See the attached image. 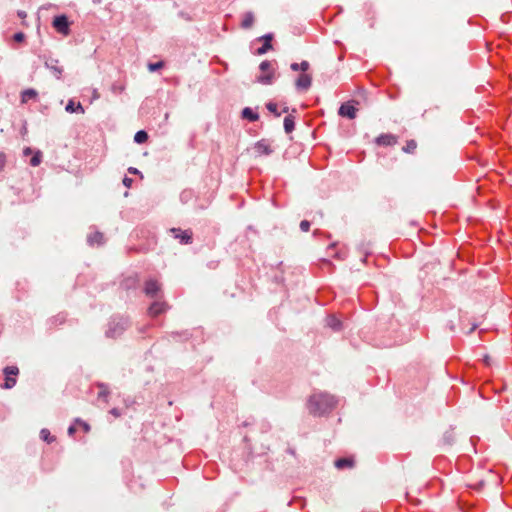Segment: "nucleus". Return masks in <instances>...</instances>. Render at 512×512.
Listing matches in <instances>:
<instances>
[{
	"label": "nucleus",
	"mask_w": 512,
	"mask_h": 512,
	"mask_svg": "<svg viewBox=\"0 0 512 512\" xmlns=\"http://www.w3.org/2000/svg\"><path fill=\"white\" fill-rule=\"evenodd\" d=\"M336 405L337 400L335 397L325 392H315L307 401V408L310 414L314 416L330 413L335 409Z\"/></svg>",
	"instance_id": "f257e3e1"
},
{
	"label": "nucleus",
	"mask_w": 512,
	"mask_h": 512,
	"mask_svg": "<svg viewBox=\"0 0 512 512\" xmlns=\"http://www.w3.org/2000/svg\"><path fill=\"white\" fill-rule=\"evenodd\" d=\"M261 75L258 81L262 84H271L274 78V69L272 63L268 60L263 61L260 66Z\"/></svg>",
	"instance_id": "f03ea898"
},
{
	"label": "nucleus",
	"mask_w": 512,
	"mask_h": 512,
	"mask_svg": "<svg viewBox=\"0 0 512 512\" xmlns=\"http://www.w3.org/2000/svg\"><path fill=\"white\" fill-rule=\"evenodd\" d=\"M3 372L5 375V382L2 385V388L11 389L17 382L16 377L19 374V369L16 366H7L4 368Z\"/></svg>",
	"instance_id": "7ed1b4c3"
},
{
	"label": "nucleus",
	"mask_w": 512,
	"mask_h": 512,
	"mask_svg": "<svg viewBox=\"0 0 512 512\" xmlns=\"http://www.w3.org/2000/svg\"><path fill=\"white\" fill-rule=\"evenodd\" d=\"M126 326L127 321L124 319H120L119 321L113 320L109 323L106 336L110 338H116L123 333V331L126 329Z\"/></svg>",
	"instance_id": "20e7f679"
},
{
	"label": "nucleus",
	"mask_w": 512,
	"mask_h": 512,
	"mask_svg": "<svg viewBox=\"0 0 512 512\" xmlns=\"http://www.w3.org/2000/svg\"><path fill=\"white\" fill-rule=\"evenodd\" d=\"M53 27L60 34L67 36L70 33L69 22L65 15H60L54 18Z\"/></svg>",
	"instance_id": "39448f33"
},
{
	"label": "nucleus",
	"mask_w": 512,
	"mask_h": 512,
	"mask_svg": "<svg viewBox=\"0 0 512 512\" xmlns=\"http://www.w3.org/2000/svg\"><path fill=\"white\" fill-rule=\"evenodd\" d=\"M45 66L51 71V73L57 78L61 79L64 69L63 66L60 65V62L58 59L54 58H48L45 61Z\"/></svg>",
	"instance_id": "423d86ee"
},
{
	"label": "nucleus",
	"mask_w": 512,
	"mask_h": 512,
	"mask_svg": "<svg viewBox=\"0 0 512 512\" xmlns=\"http://www.w3.org/2000/svg\"><path fill=\"white\" fill-rule=\"evenodd\" d=\"M358 109L355 107L354 103L349 101L343 103L339 108V115L342 117H346L348 119L356 118Z\"/></svg>",
	"instance_id": "0eeeda50"
},
{
	"label": "nucleus",
	"mask_w": 512,
	"mask_h": 512,
	"mask_svg": "<svg viewBox=\"0 0 512 512\" xmlns=\"http://www.w3.org/2000/svg\"><path fill=\"white\" fill-rule=\"evenodd\" d=\"M312 84V76L308 73H301L295 80V86L298 91H307Z\"/></svg>",
	"instance_id": "6e6552de"
},
{
	"label": "nucleus",
	"mask_w": 512,
	"mask_h": 512,
	"mask_svg": "<svg viewBox=\"0 0 512 512\" xmlns=\"http://www.w3.org/2000/svg\"><path fill=\"white\" fill-rule=\"evenodd\" d=\"M170 232L173 234L174 238L179 241L181 244L191 243L192 240V231L191 230H181L178 228H172Z\"/></svg>",
	"instance_id": "1a4fd4ad"
},
{
	"label": "nucleus",
	"mask_w": 512,
	"mask_h": 512,
	"mask_svg": "<svg viewBox=\"0 0 512 512\" xmlns=\"http://www.w3.org/2000/svg\"><path fill=\"white\" fill-rule=\"evenodd\" d=\"M161 291V285L157 280L150 279L145 282L144 292L147 296L154 298Z\"/></svg>",
	"instance_id": "9d476101"
},
{
	"label": "nucleus",
	"mask_w": 512,
	"mask_h": 512,
	"mask_svg": "<svg viewBox=\"0 0 512 512\" xmlns=\"http://www.w3.org/2000/svg\"><path fill=\"white\" fill-rule=\"evenodd\" d=\"M375 142L379 146H394L398 142L397 136L393 134H381L376 139Z\"/></svg>",
	"instance_id": "9b49d317"
},
{
	"label": "nucleus",
	"mask_w": 512,
	"mask_h": 512,
	"mask_svg": "<svg viewBox=\"0 0 512 512\" xmlns=\"http://www.w3.org/2000/svg\"><path fill=\"white\" fill-rule=\"evenodd\" d=\"M168 308V305L166 302H163V301H155L153 302L149 309H148V312H149V315L152 316V317H156L162 313H164Z\"/></svg>",
	"instance_id": "f8f14e48"
},
{
	"label": "nucleus",
	"mask_w": 512,
	"mask_h": 512,
	"mask_svg": "<svg viewBox=\"0 0 512 512\" xmlns=\"http://www.w3.org/2000/svg\"><path fill=\"white\" fill-rule=\"evenodd\" d=\"M273 39L272 34H266L259 38L260 41H263V45L257 49V54L262 55L267 53L270 49H272L271 41Z\"/></svg>",
	"instance_id": "ddd939ff"
},
{
	"label": "nucleus",
	"mask_w": 512,
	"mask_h": 512,
	"mask_svg": "<svg viewBox=\"0 0 512 512\" xmlns=\"http://www.w3.org/2000/svg\"><path fill=\"white\" fill-rule=\"evenodd\" d=\"M254 150L256 154L260 156L269 155L272 153L270 145L265 140L258 141L254 146Z\"/></svg>",
	"instance_id": "4468645a"
},
{
	"label": "nucleus",
	"mask_w": 512,
	"mask_h": 512,
	"mask_svg": "<svg viewBox=\"0 0 512 512\" xmlns=\"http://www.w3.org/2000/svg\"><path fill=\"white\" fill-rule=\"evenodd\" d=\"M255 21L254 14L252 12H245L242 15L241 27L243 29H249L253 26Z\"/></svg>",
	"instance_id": "2eb2a0df"
},
{
	"label": "nucleus",
	"mask_w": 512,
	"mask_h": 512,
	"mask_svg": "<svg viewBox=\"0 0 512 512\" xmlns=\"http://www.w3.org/2000/svg\"><path fill=\"white\" fill-rule=\"evenodd\" d=\"M88 243L90 245H101L104 243V235L101 232L95 231L88 236Z\"/></svg>",
	"instance_id": "dca6fc26"
},
{
	"label": "nucleus",
	"mask_w": 512,
	"mask_h": 512,
	"mask_svg": "<svg viewBox=\"0 0 512 512\" xmlns=\"http://www.w3.org/2000/svg\"><path fill=\"white\" fill-rule=\"evenodd\" d=\"M327 326L332 328L334 331H338L342 327L341 321L334 315H330L326 319Z\"/></svg>",
	"instance_id": "f3484780"
},
{
	"label": "nucleus",
	"mask_w": 512,
	"mask_h": 512,
	"mask_svg": "<svg viewBox=\"0 0 512 512\" xmlns=\"http://www.w3.org/2000/svg\"><path fill=\"white\" fill-rule=\"evenodd\" d=\"M354 465L352 458H339L335 461V466L338 469L351 468Z\"/></svg>",
	"instance_id": "a211bd4d"
},
{
	"label": "nucleus",
	"mask_w": 512,
	"mask_h": 512,
	"mask_svg": "<svg viewBox=\"0 0 512 512\" xmlns=\"http://www.w3.org/2000/svg\"><path fill=\"white\" fill-rule=\"evenodd\" d=\"M37 91L34 89H26L21 94L22 103H27L30 100H34L37 97Z\"/></svg>",
	"instance_id": "6ab92c4d"
},
{
	"label": "nucleus",
	"mask_w": 512,
	"mask_h": 512,
	"mask_svg": "<svg viewBox=\"0 0 512 512\" xmlns=\"http://www.w3.org/2000/svg\"><path fill=\"white\" fill-rule=\"evenodd\" d=\"M242 117L244 119H247V120L251 121V122L257 121L259 119V115L256 112H254L249 107H246V108L243 109Z\"/></svg>",
	"instance_id": "aec40b11"
},
{
	"label": "nucleus",
	"mask_w": 512,
	"mask_h": 512,
	"mask_svg": "<svg viewBox=\"0 0 512 512\" xmlns=\"http://www.w3.org/2000/svg\"><path fill=\"white\" fill-rule=\"evenodd\" d=\"M65 109L69 113H74V112H78V113H82V114L84 113V108L82 107L81 103L75 104V102L72 100H70L68 102Z\"/></svg>",
	"instance_id": "412c9836"
},
{
	"label": "nucleus",
	"mask_w": 512,
	"mask_h": 512,
	"mask_svg": "<svg viewBox=\"0 0 512 512\" xmlns=\"http://www.w3.org/2000/svg\"><path fill=\"white\" fill-rule=\"evenodd\" d=\"M266 108L269 112L273 113L276 117H279L281 113H286L288 111V107H284L282 111L278 110V105L273 102H268L266 104Z\"/></svg>",
	"instance_id": "4be33fe9"
},
{
	"label": "nucleus",
	"mask_w": 512,
	"mask_h": 512,
	"mask_svg": "<svg viewBox=\"0 0 512 512\" xmlns=\"http://www.w3.org/2000/svg\"><path fill=\"white\" fill-rule=\"evenodd\" d=\"M295 128L294 117L288 115L284 118V129L286 133H291Z\"/></svg>",
	"instance_id": "5701e85b"
},
{
	"label": "nucleus",
	"mask_w": 512,
	"mask_h": 512,
	"mask_svg": "<svg viewBox=\"0 0 512 512\" xmlns=\"http://www.w3.org/2000/svg\"><path fill=\"white\" fill-rule=\"evenodd\" d=\"M147 139H148V134L144 130L138 131L134 136V141L139 144L146 142Z\"/></svg>",
	"instance_id": "b1692460"
},
{
	"label": "nucleus",
	"mask_w": 512,
	"mask_h": 512,
	"mask_svg": "<svg viewBox=\"0 0 512 512\" xmlns=\"http://www.w3.org/2000/svg\"><path fill=\"white\" fill-rule=\"evenodd\" d=\"M42 162V153L41 151H36L32 158L30 159V165L33 167H37Z\"/></svg>",
	"instance_id": "393cba45"
},
{
	"label": "nucleus",
	"mask_w": 512,
	"mask_h": 512,
	"mask_svg": "<svg viewBox=\"0 0 512 512\" xmlns=\"http://www.w3.org/2000/svg\"><path fill=\"white\" fill-rule=\"evenodd\" d=\"M417 148V143L415 140H408L406 145L403 147V151L406 153H414Z\"/></svg>",
	"instance_id": "a878e982"
},
{
	"label": "nucleus",
	"mask_w": 512,
	"mask_h": 512,
	"mask_svg": "<svg viewBox=\"0 0 512 512\" xmlns=\"http://www.w3.org/2000/svg\"><path fill=\"white\" fill-rule=\"evenodd\" d=\"M40 437H41V439H43L44 441H46L48 443H51L52 441H54V437L51 436L48 429H42L40 431Z\"/></svg>",
	"instance_id": "bb28decb"
},
{
	"label": "nucleus",
	"mask_w": 512,
	"mask_h": 512,
	"mask_svg": "<svg viewBox=\"0 0 512 512\" xmlns=\"http://www.w3.org/2000/svg\"><path fill=\"white\" fill-rule=\"evenodd\" d=\"M164 67V62L163 61H159V62H156V63H149L148 64V69L150 72H155L161 68Z\"/></svg>",
	"instance_id": "cd10ccee"
},
{
	"label": "nucleus",
	"mask_w": 512,
	"mask_h": 512,
	"mask_svg": "<svg viewBox=\"0 0 512 512\" xmlns=\"http://www.w3.org/2000/svg\"><path fill=\"white\" fill-rule=\"evenodd\" d=\"M310 226H311V225H310V222H309V221H307V220H302V221L300 222V229H301V231H303V232H308V231L310 230Z\"/></svg>",
	"instance_id": "c85d7f7f"
},
{
	"label": "nucleus",
	"mask_w": 512,
	"mask_h": 512,
	"mask_svg": "<svg viewBox=\"0 0 512 512\" xmlns=\"http://www.w3.org/2000/svg\"><path fill=\"white\" fill-rule=\"evenodd\" d=\"M299 68H300V71H302V73H307V71L310 68V64L308 61L304 60L301 63H299Z\"/></svg>",
	"instance_id": "c756f323"
},
{
	"label": "nucleus",
	"mask_w": 512,
	"mask_h": 512,
	"mask_svg": "<svg viewBox=\"0 0 512 512\" xmlns=\"http://www.w3.org/2000/svg\"><path fill=\"white\" fill-rule=\"evenodd\" d=\"M13 39L16 42H23L25 39V34L23 32L15 33Z\"/></svg>",
	"instance_id": "7c9ffc66"
},
{
	"label": "nucleus",
	"mask_w": 512,
	"mask_h": 512,
	"mask_svg": "<svg viewBox=\"0 0 512 512\" xmlns=\"http://www.w3.org/2000/svg\"><path fill=\"white\" fill-rule=\"evenodd\" d=\"M76 422L83 427L85 432H88L90 430V426L86 422H83L80 419H77Z\"/></svg>",
	"instance_id": "2f4dec72"
},
{
	"label": "nucleus",
	"mask_w": 512,
	"mask_h": 512,
	"mask_svg": "<svg viewBox=\"0 0 512 512\" xmlns=\"http://www.w3.org/2000/svg\"><path fill=\"white\" fill-rule=\"evenodd\" d=\"M132 182H133V180H132L131 178L124 177V179H123V184H124L127 188H130V187H131Z\"/></svg>",
	"instance_id": "473e14b6"
},
{
	"label": "nucleus",
	"mask_w": 512,
	"mask_h": 512,
	"mask_svg": "<svg viewBox=\"0 0 512 512\" xmlns=\"http://www.w3.org/2000/svg\"><path fill=\"white\" fill-rule=\"evenodd\" d=\"M5 161H6L5 154L0 152V169L3 168Z\"/></svg>",
	"instance_id": "72a5a7b5"
},
{
	"label": "nucleus",
	"mask_w": 512,
	"mask_h": 512,
	"mask_svg": "<svg viewBox=\"0 0 512 512\" xmlns=\"http://www.w3.org/2000/svg\"><path fill=\"white\" fill-rule=\"evenodd\" d=\"M290 68H291V70H293V71H299V70H300V68H299V63H292V64L290 65Z\"/></svg>",
	"instance_id": "f704fd0d"
},
{
	"label": "nucleus",
	"mask_w": 512,
	"mask_h": 512,
	"mask_svg": "<svg viewBox=\"0 0 512 512\" xmlns=\"http://www.w3.org/2000/svg\"><path fill=\"white\" fill-rule=\"evenodd\" d=\"M128 172H129L130 174H139V173H140V172H139V170H138V169H136V168H134V167H130V168H128Z\"/></svg>",
	"instance_id": "c9c22d12"
},
{
	"label": "nucleus",
	"mask_w": 512,
	"mask_h": 512,
	"mask_svg": "<svg viewBox=\"0 0 512 512\" xmlns=\"http://www.w3.org/2000/svg\"><path fill=\"white\" fill-rule=\"evenodd\" d=\"M32 152H33V151H32V149H31L30 147H26V148L23 150V153H24V155H25V156L32 154Z\"/></svg>",
	"instance_id": "e433bc0d"
},
{
	"label": "nucleus",
	"mask_w": 512,
	"mask_h": 512,
	"mask_svg": "<svg viewBox=\"0 0 512 512\" xmlns=\"http://www.w3.org/2000/svg\"><path fill=\"white\" fill-rule=\"evenodd\" d=\"M18 16L20 18H25L27 16L26 12L25 11H18Z\"/></svg>",
	"instance_id": "4c0bfd02"
},
{
	"label": "nucleus",
	"mask_w": 512,
	"mask_h": 512,
	"mask_svg": "<svg viewBox=\"0 0 512 512\" xmlns=\"http://www.w3.org/2000/svg\"><path fill=\"white\" fill-rule=\"evenodd\" d=\"M110 413H111V414H113L115 417H118V416L120 415V414H119V412H118V410H117V409H115V408H114V409H112V410L110 411Z\"/></svg>",
	"instance_id": "58836bf2"
},
{
	"label": "nucleus",
	"mask_w": 512,
	"mask_h": 512,
	"mask_svg": "<svg viewBox=\"0 0 512 512\" xmlns=\"http://www.w3.org/2000/svg\"><path fill=\"white\" fill-rule=\"evenodd\" d=\"M107 396V392L106 391H100L99 394H98V397L101 398V397H106Z\"/></svg>",
	"instance_id": "ea45409f"
},
{
	"label": "nucleus",
	"mask_w": 512,
	"mask_h": 512,
	"mask_svg": "<svg viewBox=\"0 0 512 512\" xmlns=\"http://www.w3.org/2000/svg\"><path fill=\"white\" fill-rule=\"evenodd\" d=\"M68 432H69L70 435H72L75 432V427L74 426H70L69 429H68Z\"/></svg>",
	"instance_id": "a19ab883"
},
{
	"label": "nucleus",
	"mask_w": 512,
	"mask_h": 512,
	"mask_svg": "<svg viewBox=\"0 0 512 512\" xmlns=\"http://www.w3.org/2000/svg\"><path fill=\"white\" fill-rule=\"evenodd\" d=\"M334 246H335L334 244L330 245V246H329V249H333V248H334Z\"/></svg>",
	"instance_id": "79ce46f5"
}]
</instances>
